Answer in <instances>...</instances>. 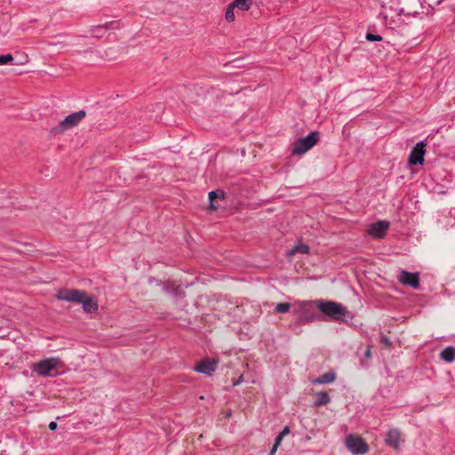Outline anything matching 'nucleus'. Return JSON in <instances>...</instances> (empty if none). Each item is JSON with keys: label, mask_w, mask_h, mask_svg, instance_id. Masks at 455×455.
<instances>
[{"label": "nucleus", "mask_w": 455, "mask_h": 455, "mask_svg": "<svg viewBox=\"0 0 455 455\" xmlns=\"http://www.w3.org/2000/svg\"><path fill=\"white\" fill-rule=\"evenodd\" d=\"M440 358L446 363L453 362L455 360V347L452 346L445 347L440 353Z\"/></svg>", "instance_id": "16"}, {"label": "nucleus", "mask_w": 455, "mask_h": 455, "mask_svg": "<svg viewBox=\"0 0 455 455\" xmlns=\"http://www.w3.org/2000/svg\"><path fill=\"white\" fill-rule=\"evenodd\" d=\"M346 444L353 454L363 455L369 451V446L366 442L362 437L356 435H348L346 439Z\"/></svg>", "instance_id": "5"}, {"label": "nucleus", "mask_w": 455, "mask_h": 455, "mask_svg": "<svg viewBox=\"0 0 455 455\" xmlns=\"http://www.w3.org/2000/svg\"><path fill=\"white\" fill-rule=\"evenodd\" d=\"M397 279L402 284L410 286L413 289H419L420 286L419 273L401 270Z\"/></svg>", "instance_id": "6"}, {"label": "nucleus", "mask_w": 455, "mask_h": 455, "mask_svg": "<svg viewBox=\"0 0 455 455\" xmlns=\"http://www.w3.org/2000/svg\"><path fill=\"white\" fill-rule=\"evenodd\" d=\"M279 445H277L276 443H274L271 451H269V454L268 455H275L277 449H278Z\"/></svg>", "instance_id": "27"}, {"label": "nucleus", "mask_w": 455, "mask_h": 455, "mask_svg": "<svg viewBox=\"0 0 455 455\" xmlns=\"http://www.w3.org/2000/svg\"><path fill=\"white\" fill-rule=\"evenodd\" d=\"M82 296H84V291L61 289L58 291L56 298L63 301L78 302L81 301Z\"/></svg>", "instance_id": "8"}, {"label": "nucleus", "mask_w": 455, "mask_h": 455, "mask_svg": "<svg viewBox=\"0 0 455 455\" xmlns=\"http://www.w3.org/2000/svg\"><path fill=\"white\" fill-rule=\"evenodd\" d=\"M309 251V247L305 244L295 245L291 251L290 254L294 255L295 253H307Z\"/></svg>", "instance_id": "19"}, {"label": "nucleus", "mask_w": 455, "mask_h": 455, "mask_svg": "<svg viewBox=\"0 0 455 455\" xmlns=\"http://www.w3.org/2000/svg\"><path fill=\"white\" fill-rule=\"evenodd\" d=\"M58 427V424L54 421H52L50 424H49V429L52 430V431H54L56 430Z\"/></svg>", "instance_id": "26"}, {"label": "nucleus", "mask_w": 455, "mask_h": 455, "mask_svg": "<svg viewBox=\"0 0 455 455\" xmlns=\"http://www.w3.org/2000/svg\"><path fill=\"white\" fill-rule=\"evenodd\" d=\"M426 143L424 141L418 142L410 153L408 163L410 165L422 164L424 162V156Z\"/></svg>", "instance_id": "7"}, {"label": "nucleus", "mask_w": 455, "mask_h": 455, "mask_svg": "<svg viewBox=\"0 0 455 455\" xmlns=\"http://www.w3.org/2000/svg\"><path fill=\"white\" fill-rule=\"evenodd\" d=\"M0 455H4V454L0 453Z\"/></svg>", "instance_id": "31"}, {"label": "nucleus", "mask_w": 455, "mask_h": 455, "mask_svg": "<svg viewBox=\"0 0 455 455\" xmlns=\"http://www.w3.org/2000/svg\"><path fill=\"white\" fill-rule=\"evenodd\" d=\"M365 38L370 42H379L382 40V36L379 35H374L371 33H367Z\"/></svg>", "instance_id": "24"}, {"label": "nucleus", "mask_w": 455, "mask_h": 455, "mask_svg": "<svg viewBox=\"0 0 455 455\" xmlns=\"http://www.w3.org/2000/svg\"><path fill=\"white\" fill-rule=\"evenodd\" d=\"M316 399L314 402L315 407H321L328 404L331 402L329 394L325 391H320L315 393Z\"/></svg>", "instance_id": "15"}, {"label": "nucleus", "mask_w": 455, "mask_h": 455, "mask_svg": "<svg viewBox=\"0 0 455 455\" xmlns=\"http://www.w3.org/2000/svg\"><path fill=\"white\" fill-rule=\"evenodd\" d=\"M209 201H210V207L212 210H217L218 206H215L213 204V201L215 199H224L225 198V192L221 189H217L214 191H211L208 195Z\"/></svg>", "instance_id": "17"}, {"label": "nucleus", "mask_w": 455, "mask_h": 455, "mask_svg": "<svg viewBox=\"0 0 455 455\" xmlns=\"http://www.w3.org/2000/svg\"><path fill=\"white\" fill-rule=\"evenodd\" d=\"M243 381V376H241L236 381L233 383L234 386L239 385Z\"/></svg>", "instance_id": "29"}, {"label": "nucleus", "mask_w": 455, "mask_h": 455, "mask_svg": "<svg viewBox=\"0 0 455 455\" xmlns=\"http://www.w3.org/2000/svg\"><path fill=\"white\" fill-rule=\"evenodd\" d=\"M86 112L84 110H80L75 113H72L66 116L62 121L59 123L58 125L52 127L51 130V133L53 135H57L66 132L68 129L76 126L83 118H84Z\"/></svg>", "instance_id": "4"}, {"label": "nucleus", "mask_w": 455, "mask_h": 455, "mask_svg": "<svg viewBox=\"0 0 455 455\" xmlns=\"http://www.w3.org/2000/svg\"><path fill=\"white\" fill-rule=\"evenodd\" d=\"M382 342H383L385 345H387V346L391 345V341H390V340H389V339H388L387 337H386V336H384V337L382 338Z\"/></svg>", "instance_id": "28"}, {"label": "nucleus", "mask_w": 455, "mask_h": 455, "mask_svg": "<svg viewBox=\"0 0 455 455\" xmlns=\"http://www.w3.org/2000/svg\"><path fill=\"white\" fill-rule=\"evenodd\" d=\"M315 304L317 308L331 321L346 323L353 319V315L340 303L331 300L318 299L315 301Z\"/></svg>", "instance_id": "1"}, {"label": "nucleus", "mask_w": 455, "mask_h": 455, "mask_svg": "<svg viewBox=\"0 0 455 455\" xmlns=\"http://www.w3.org/2000/svg\"><path fill=\"white\" fill-rule=\"evenodd\" d=\"M401 438V433L398 429L393 428L390 429L386 435L385 443L386 444L392 446L394 449L399 448V442Z\"/></svg>", "instance_id": "12"}, {"label": "nucleus", "mask_w": 455, "mask_h": 455, "mask_svg": "<svg viewBox=\"0 0 455 455\" xmlns=\"http://www.w3.org/2000/svg\"><path fill=\"white\" fill-rule=\"evenodd\" d=\"M389 227V223L386 220H379L372 223L370 227V235L374 238H383Z\"/></svg>", "instance_id": "9"}, {"label": "nucleus", "mask_w": 455, "mask_h": 455, "mask_svg": "<svg viewBox=\"0 0 455 455\" xmlns=\"http://www.w3.org/2000/svg\"><path fill=\"white\" fill-rule=\"evenodd\" d=\"M364 355L365 357H370L371 356V349L368 347L364 353Z\"/></svg>", "instance_id": "30"}, {"label": "nucleus", "mask_w": 455, "mask_h": 455, "mask_svg": "<svg viewBox=\"0 0 455 455\" xmlns=\"http://www.w3.org/2000/svg\"><path fill=\"white\" fill-rule=\"evenodd\" d=\"M217 363L214 360L205 358L195 366V371L211 376L215 371Z\"/></svg>", "instance_id": "10"}, {"label": "nucleus", "mask_w": 455, "mask_h": 455, "mask_svg": "<svg viewBox=\"0 0 455 455\" xmlns=\"http://www.w3.org/2000/svg\"><path fill=\"white\" fill-rule=\"evenodd\" d=\"M60 363L59 358L49 357L33 363L31 370L40 377H54L60 374L58 369Z\"/></svg>", "instance_id": "2"}, {"label": "nucleus", "mask_w": 455, "mask_h": 455, "mask_svg": "<svg viewBox=\"0 0 455 455\" xmlns=\"http://www.w3.org/2000/svg\"><path fill=\"white\" fill-rule=\"evenodd\" d=\"M118 24L117 21L112 20L106 22L103 25H98L92 28V32L93 33L94 36L100 37L101 32L105 29H115L117 28Z\"/></svg>", "instance_id": "14"}, {"label": "nucleus", "mask_w": 455, "mask_h": 455, "mask_svg": "<svg viewBox=\"0 0 455 455\" xmlns=\"http://www.w3.org/2000/svg\"><path fill=\"white\" fill-rule=\"evenodd\" d=\"M234 9H235V7H232V4H229L227 8L226 14H225V19L228 22H232L235 20Z\"/></svg>", "instance_id": "22"}, {"label": "nucleus", "mask_w": 455, "mask_h": 455, "mask_svg": "<svg viewBox=\"0 0 455 455\" xmlns=\"http://www.w3.org/2000/svg\"><path fill=\"white\" fill-rule=\"evenodd\" d=\"M291 308V305L287 302L278 303L275 308V312L276 313H287Z\"/></svg>", "instance_id": "20"}, {"label": "nucleus", "mask_w": 455, "mask_h": 455, "mask_svg": "<svg viewBox=\"0 0 455 455\" xmlns=\"http://www.w3.org/2000/svg\"><path fill=\"white\" fill-rule=\"evenodd\" d=\"M290 433V427L288 426L284 427L283 429L278 434V435L275 437V443L277 445H281L283 439L285 435H287Z\"/></svg>", "instance_id": "21"}, {"label": "nucleus", "mask_w": 455, "mask_h": 455, "mask_svg": "<svg viewBox=\"0 0 455 455\" xmlns=\"http://www.w3.org/2000/svg\"><path fill=\"white\" fill-rule=\"evenodd\" d=\"M12 60L13 57L10 53L0 55V66L12 63Z\"/></svg>", "instance_id": "23"}, {"label": "nucleus", "mask_w": 455, "mask_h": 455, "mask_svg": "<svg viewBox=\"0 0 455 455\" xmlns=\"http://www.w3.org/2000/svg\"><path fill=\"white\" fill-rule=\"evenodd\" d=\"M336 378L337 374L333 371H330L312 380V384H330L332 383L336 379Z\"/></svg>", "instance_id": "13"}, {"label": "nucleus", "mask_w": 455, "mask_h": 455, "mask_svg": "<svg viewBox=\"0 0 455 455\" xmlns=\"http://www.w3.org/2000/svg\"><path fill=\"white\" fill-rule=\"evenodd\" d=\"M319 140V132L315 131L311 132L304 138H300L294 142L293 148L291 149V154L294 156H299L305 154L310 148H312Z\"/></svg>", "instance_id": "3"}, {"label": "nucleus", "mask_w": 455, "mask_h": 455, "mask_svg": "<svg viewBox=\"0 0 455 455\" xmlns=\"http://www.w3.org/2000/svg\"><path fill=\"white\" fill-rule=\"evenodd\" d=\"M78 303L83 305V309L86 313H94L98 310V303L86 291H84V296L81 297V301H78Z\"/></svg>", "instance_id": "11"}, {"label": "nucleus", "mask_w": 455, "mask_h": 455, "mask_svg": "<svg viewBox=\"0 0 455 455\" xmlns=\"http://www.w3.org/2000/svg\"><path fill=\"white\" fill-rule=\"evenodd\" d=\"M251 0H234L231 4L232 7H236L241 11H248L251 5Z\"/></svg>", "instance_id": "18"}, {"label": "nucleus", "mask_w": 455, "mask_h": 455, "mask_svg": "<svg viewBox=\"0 0 455 455\" xmlns=\"http://www.w3.org/2000/svg\"><path fill=\"white\" fill-rule=\"evenodd\" d=\"M443 0H428V4L430 6L438 5L440 4Z\"/></svg>", "instance_id": "25"}]
</instances>
